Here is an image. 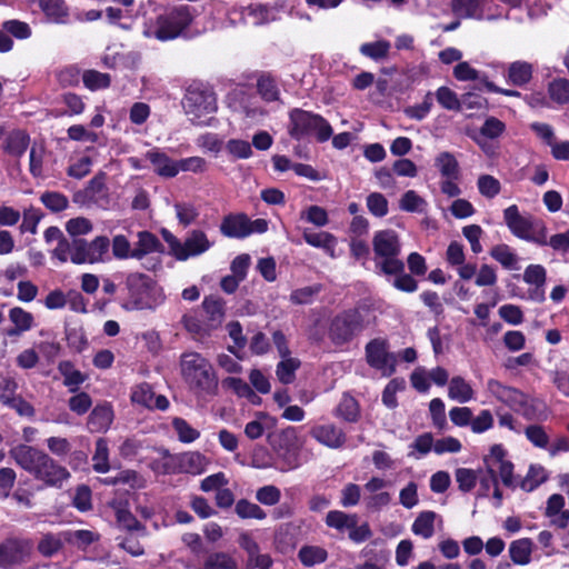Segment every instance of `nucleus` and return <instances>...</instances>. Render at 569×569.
<instances>
[{"label": "nucleus", "instance_id": "44", "mask_svg": "<svg viewBox=\"0 0 569 569\" xmlns=\"http://www.w3.org/2000/svg\"><path fill=\"white\" fill-rule=\"evenodd\" d=\"M436 166L440 173L448 179H456L459 172V164L455 156L448 151L440 152L436 158Z\"/></svg>", "mask_w": 569, "mask_h": 569}, {"label": "nucleus", "instance_id": "24", "mask_svg": "<svg viewBox=\"0 0 569 569\" xmlns=\"http://www.w3.org/2000/svg\"><path fill=\"white\" fill-rule=\"evenodd\" d=\"M30 143L29 134L23 130L9 132L2 143L3 151L14 158H21Z\"/></svg>", "mask_w": 569, "mask_h": 569}, {"label": "nucleus", "instance_id": "33", "mask_svg": "<svg viewBox=\"0 0 569 569\" xmlns=\"http://www.w3.org/2000/svg\"><path fill=\"white\" fill-rule=\"evenodd\" d=\"M99 538V533L84 529L68 530L63 532L64 541L77 547L78 549H86L88 546L98 541Z\"/></svg>", "mask_w": 569, "mask_h": 569}, {"label": "nucleus", "instance_id": "37", "mask_svg": "<svg viewBox=\"0 0 569 569\" xmlns=\"http://www.w3.org/2000/svg\"><path fill=\"white\" fill-rule=\"evenodd\" d=\"M490 256L501 263V266L509 270H518V256L512 251V249L505 243L495 246Z\"/></svg>", "mask_w": 569, "mask_h": 569}, {"label": "nucleus", "instance_id": "53", "mask_svg": "<svg viewBox=\"0 0 569 569\" xmlns=\"http://www.w3.org/2000/svg\"><path fill=\"white\" fill-rule=\"evenodd\" d=\"M390 50V43L386 40H379L376 42H367L361 44L360 52L373 60H380L388 56Z\"/></svg>", "mask_w": 569, "mask_h": 569}, {"label": "nucleus", "instance_id": "55", "mask_svg": "<svg viewBox=\"0 0 569 569\" xmlns=\"http://www.w3.org/2000/svg\"><path fill=\"white\" fill-rule=\"evenodd\" d=\"M458 488L462 492L471 491L477 483L478 477L475 470L468 468H458L455 472Z\"/></svg>", "mask_w": 569, "mask_h": 569}, {"label": "nucleus", "instance_id": "59", "mask_svg": "<svg viewBox=\"0 0 569 569\" xmlns=\"http://www.w3.org/2000/svg\"><path fill=\"white\" fill-rule=\"evenodd\" d=\"M256 499L264 506H274L281 499V491L273 485H267L256 491Z\"/></svg>", "mask_w": 569, "mask_h": 569}, {"label": "nucleus", "instance_id": "2", "mask_svg": "<svg viewBox=\"0 0 569 569\" xmlns=\"http://www.w3.org/2000/svg\"><path fill=\"white\" fill-rule=\"evenodd\" d=\"M186 383L198 395H211L218 387L212 366L198 352H184L180 361Z\"/></svg>", "mask_w": 569, "mask_h": 569}, {"label": "nucleus", "instance_id": "49", "mask_svg": "<svg viewBox=\"0 0 569 569\" xmlns=\"http://www.w3.org/2000/svg\"><path fill=\"white\" fill-rule=\"evenodd\" d=\"M548 92L550 98L559 103H569V81L565 78L555 79L549 83Z\"/></svg>", "mask_w": 569, "mask_h": 569}, {"label": "nucleus", "instance_id": "5", "mask_svg": "<svg viewBox=\"0 0 569 569\" xmlns=\"http://www.w3.org/2000/svg\"><path fill=\"white\" fill-rule=\"evenodd\" d=\"M288 132L296 140L315 136L318 141L325 142L331 138L333 130L322 116L296 108L289 113Z\"/></svg>", "mask_w": 569, "mask_h": 569}, {"label": "nucleus", "instance_id": "40", "mask_svg": "<svg viewBox=\"0 0 569 569\" xmlns=\"http://www.w3.org/2000/svg\"><path fill=\"white\" fill-rule=\"evenodd\" d=\"M547 479L548 473L542 466L531 465L527 476L520 482V488L527 492H530L547 481Z\"/></svg>", "mask_w": 569, "mask_h": 569}, {"label": "nucleus", "instance_id": "63", "mask_svg": "<svg viewBox=\"0 0 569 569\" xmlns=\"http://www.w3.org/2000/svg\"><path fill=\"white\" fill-rule=\"evenodd\" d=\"M93 226L91 221L84 217H78L70 219L66 223V230L73 238H78V236L88 234L92 231Z\"/></svg>", "mask_w": 569, "mask_h": 569}, {"label": "nucleus", "instance_id": "15", "mask_svg": "<svg viewBox=\"0 0 569 569\" xmlns=\"http://www.w3.org/2000/svg\"><path fill=\"white\" fill-rule=\"evenodd\" d=\"M212 246L207 234L202 230H191L188 232L183 242H180L178 260L184 261L190 257L202 254Z\"/></svg>", "mask_w": 569, "mask_h": 569}, {"label": "nucleus", "instance_id": "21", "mask_svg": "<svg viewBox=\"0 0 569 569\" xmlns=\"http://www.w3.org/2000/svg\"><path fill=\"white\" fill-rule=\"evenodd\" d=\"M146 159L152 163L154 172L163 178H173L179 173L178 161L157 149L148 151Z\"/></svg>", "mask_w": 569, "mask_h": 569}, {"label": "nucleus", "instance_id": "19", "mask_svg": "<svg viewBox=\"0 0 569 569\" xmlns=\"http://www.w3.org/2000/svg\"><path fill=\"white\" fill-rule=\"evenodd\" d=\"M178 473L201 475L206 471L209 460L198 451H188L177 455Z\"/></svg>", "mask_w": 569, "mask_h": 569}, {"label": "nucleus", "instance_id": "32", "mask_svg": "<svg viewBox=\"0 0 569 569\" xmlns=\"http://www.w3.org/2000/svg\"><path fill=\"white\" fill-rule=\"evenodd\" d=\"M257 91L266 102L280 101L277 81L269 73H262L257 80Z\"/></svg>", "mask_w": 569, "mask_h": 569}, {"label": "nucleus", "instance_id": "35", "mask_svg": "<svg viewBox=\"0 0 569 569\" xmlns=\"http://www.w3.org/2000/svg\"><path fill=\"white\" fill-rule=\"evenodd\" d=\"M9 318L14 323V328L8 331L9 336H18L32 328L33 316L20 307H14L9 311Z\"/></svg>", "mask_w": 569, "mask_h": 569}, {"label": "nucleus", "instance_id": "26", "mask_svg": "<svg viewBox=\"0 0 569 569\" xmlns=\"http://www.w3.org/2000/svg\"><path fill=\"white\" fill-rule=\"evenodd\" d=\"M533 542L530 538L515 540L509 546V555L513 563L526 566L531 561Z\"/></svg>", "mask_w": 569, "mask_h": 569}, {"label": "nucleus", "instance_id": "7", "mask_svg": "<svg viewBox=\"0 0 569 569\" xmlns=\"http://www.w3.org/2000/svg\"><path fill=\"white\" fill-rule=\"evenodd\" d=\"M128 290V299L123 302L122 308L132 310L153 309L154 300L151 299L153 290L151 279L143 273H130L126 279Z\"/></svg>", "mask_w": 569, "mask_h": 569}, {"label": "nucleus", "instance_id": "38", "mask_svg": "<svg viewBox=\"0 0 569 569\" xmlns=\"http://www.w3.org/2000/svg\"><path fill=\"white\" fill-rule=\"evenodd\" d=\"M298 558L303 566L312 567L325 562L328 558V552L319 546H303L298 552Z\"/></svg>", "mask_w": 569, "mask_h": 569}, {"label": "nucleus", "instance_id": "56", "mask_svg": "<svg viewBox=\"0 0 569 569\" xmlns=\"http://www.w3.org/2000/svg\"><path fill=\"white\" fill-rule=\"evenodd\" d=\"M0 400L8 407L14 409L20 416L31 417L34 415L33 407L21 397L7 396L2 393Z\"/></svg>", "mask_w": 569, "mask_h": 569}, {"label": "nucleus", "instance_id": "29", "mask_svg": "<svg viewBox=\"0 0 569 569\" xmlns=\"http://www.w3.org/2000/svg\"><path fill=\"white\" fill-rule=\"evenodd\" d=\"M333 415L347 422H357L360 417L359 403L353 397L345 393Z\"/></svg>", "mask_w": 569, "mask_h": 569}, {"label": "nucleus", "instance_id": "16", "mask_svg": "<svg viewBox=\"0 0 569 569\" xmlns=\"http://www.w3.org/2000/svg\"><path fill=\"white\" fill-rule=\"evenodd\" d=\"M503 218L509 230L518 238H529V232L533 230L535 222L530 217L520 214L516 204H511L503 210Z\"/></svg>", "mask_w": 569, "mask_h": 569}, {"label": "nucleus", "instance_id": "28", "mask_svg": "<svg viewBox=\"0 0 569 569\" xmlns=\"http://www.w3.org/2000/svg\"><path fill=\"white\" fill-rule=\"evenodd\" d=\"M58 371L63 377V385L68 387L70 392H77L81 383L84 382L86 376L77 370L71 361L64 360L58 365Z\"/></svg>", "mask_w": 569, "mask_h": 569}, {"label": "nucleus", "instance_id": "60", "mask_svg": "<svg viewBox=\"0 0 569 569\" xmlns=\"http://www.w3.org/2000/svg\"><path fill=\"white\" fill-rule=\"evenodd\" d=\"M321 290L320 284L307 286L303 288L296 289L290 295V301L295 305H308L311 303L313 297Z\"/></svg>", "mask_w": 569, "mask_h": 569}, {"label": "nucleus", "instance_id": "52", "mask_svg": "<svg viewBox=\"0 0 569 569\" xmlns=\"http://www.w3.org/2000/svg\"><path fill=\"white\" fill-rule=\"evenodd\" d=\"M181 322L186 330L192 335L204 337L211 332L204 319L201 320L196 313L184 315Z\"/></svg>", "mask_w": 569, "mask_h": 569}, {"label": "nucleus", "instance_id": "46", "mask_svg": "<svg viewBox=\"0 0 569 569\" xmlns=\"http://www.w3.org/2000/svg\"><path fill=\"white\" fill-rule=\"evenodd\" d=\"M300 367V360L297 358H291L290 356L287 358H282V360L277 365V377L280 382L284 385H289L295 380V372Z\"/></svg>", "mask_w": 569, "mask_h": 569}, {"label": "nucleus", "instance_id": "30", "mask_svg": "<svg viewBox=\"0 0 569 569\" xmlns=\"http://www.w3.org/2000/svg\"><path fill=\"white\" fill-rule=\"evenodd\" d=\"M473 389L460 376L453 377L449 382L448 396L460 403L470 401L473 398Z\"/></svg>", "mask_w": 569, "mask_h": 569}, {"label": "nucleus", "instance_id": "36", "mask_svg": "<svg viewBox=\"0 0 569 569\" xmlns=\"http://www.w3.org/2000/svg\"><path fill=\"white\" fill-rule=\"evenodd\" d=\"M118 526L127 531H144V526L121 502L114 506Z\"/></svg>", "mask_w": 569, "mask_h": 569}, {"label": "nucleus", "instance_id": "47", "mask_svg": "<svg viewBox=\"0 0 569 569\" xmlns=\"http://www.w3.org/2000/svg\"><path fill=\"white\" fill-rule=\"evenodd\" d=\"M93 470L100 473L109 471V451L104 439H98L96 442V451L92 457Z\"/></svg>", "mask_w": 569, "mask_h": 569}, {"label": "nucleus", "instance_id": "12", "mask_svg": "<svg viewBox=\"0 0 569 569\" xmlns=\"http://www.w3.org/2000/svg\"><path fill=\"white\" fill-rule=\"evenodd\" d=\"M366 358L370 367L391 375L395 371L396 357L388 352V342L373 339L366 346Z\"/></svg>", "mask_w": 569, "mask_h": 569}, {"label": "nucleus", "instance_id": "42", "mask_svg": "<svg viewBox=\"0 0 569 569\" xmlns=\"http://www.w3.org/2000/svg\"><path fill=\"white\" fill-rule=\"evenodd\" d=\"M202 569H238V563L229 553L218 551L206 558Z\"/></svg>", "mask_w": 569, "mask_h": 569}, {"label": "nucleus", "instance_id": "64", "mask_svg": "<svg viewBox=\"0 0 569 569\" xmlns=\"http://www.w3.org/2000/svg\"><path fill=\"white\" fill-rule=\"evenodd\" d=\"M505 130L506 124L501 120L496 117H489L481 126L480 134L489 139H496L500 137Z\"/></svg>", "mask_w": 569, "mask_h": 569}, {"label": "nucleus", "instance_id": "54", "mask_svg": "<svg viewBox=\"0 0 569 569\" xmlns=\"http://www.w3.org/2000/svg\"><path fill=\"white\" fill-rule=\"evenodd\" d=\"M367 208L369 212L378 218H382L388 213V200L380 192H372L367 197Z\"/></svg>", "mask_w": 569, "mask_h": 569}, {"label": "nucleus", "instance_id": "50", "mask_svg": "<svg viewBox=\"0 0 569 569\" xmlns=\"http://www.w3.org/2000/svg\"><path fill=\"white\" fill-rule=\"evenodd\" d=\"M84 86L90 90L104 89L110 86L111 79L109 73L96 70H86L82 74Z\"/></svg>", "mask_w": 569, "mask_h": 569}, {"label": "nucleus", "instance_id": "23", "mask_svg": "<svg viewBox=\"0 0 569 569\" xmlns=\"http://www.w3.org/2000/svg\"><path fill=\"white\" fill-rule=\"evenodd\" d=\"M483 4L481 0H451V10L460 19L482 20Z\"/></svg>", "mask_w": 569, "mask_h": 569}, {"label": "nucleus", "instance_id": "17", "mask_svg": "<svg viewBox=\"0 0 569 569\" xmlns=\"http://www.w3.org/2000/svg\"><path fill=\"white\" fill-rule=\"evenodd\" d=\"M224 300L218 296L210 295L204 297L201 307L204 313V322L212 331L221 326L226 316Z\"/></svg>", "mask_w": 569, "mask_h": 569}, {"label": "nucleus", "instance_id": "14", "mask_svg": "<svg viewBox=\"0 0 569 569\" xmlns=\"http://www.w3.org/2000/svg\"><path fill=\"white\" fill-rule=\"evenodd\" d=\"M30 553V545L27 541L9 539L1 543L0 567L10 568L22 563Z\"/></svg>", "mask_w": 569, "mask_h": 569}, {"label": "nucleus", "instance_id": "4", "mask_svg": "<svg viewBox=\"0 0 569 569\" xmlns=\"http://www.w3.org/2000/svg\"><path fill=\"white\" fill-rule=\"evenodd\" d=\"M370 311L366 307L348 309L337 315L329 327V337L336 345H343L360 335L370 325Z\"/></svg>", "mask_w": 569, "mask_h": 569}, {"label": "nucleus", "instance_id": "9", "mask_svg": "<svg viewBox=\"0 0 569 569\" xmlns=\"http://www.w3.org/2000/svg\"><path fill=\"white\" fill-rule=\"evenodd\" d=\"M73 254L71 261L76 264L94 263L102 260V256L108 251L110 241L106 236H99L88 242L82 238L71 240Z\"/></svg>", "mask_w": 569, "mask_h": 569}, {"label": "nucleus", "instance_id": "6", "mask_svg": "<svg viewBox=\"0 0 569 569\" xmlns=\"http://www.w3.org/2000/svg\"><path fill=\"white\" fill-rule=\"evenodd\" d=\"M193 16L188 6H179L157 17L153 29L144 31L147 37L169 41L180 37L191 24Z\"/></svg>", "mask_w": 569, "mask_h": 569}, {"label": "nucleus", "instance_id": "58", "mask_svg": "<svg viewBox=\"0 0 569 569\" xmlns=\"http://www.w3.org/2000/svg\"><path fill=\"white\" fill-rule=\"evenodd\" d=\"M174 210L179 222L183 227H187L194 222L199 216L198 209L192 203L189 202H177L174 204Z\"/></svg>", "mask_w": 569, "mask_h": 569}, {"label": "nucleus", "instance_id": "8", "mask_svg": "<svg viewBox=\"0 0 569 569\" xmlns=\"http://www.w3.org/2000/svg\"><path fill=\"white\" fill-rule=\"evenodd\" d=\"M183 109L193 123H200L201 117L217 110L214 93L208 90L190 88L183 99Z\"/></svg>", "mask_w": 569, "mask_h": 569}, {"label": "nucleus", "instance_id": "18", "mask_svg": "<svg viewBox=\"0 0 569 569\" xmlns=\"http://www.w3.org/2000/svg\"><path fill=\"white\" fill-rule=\"evenodd\" d=\"M220 231L228 238H246L251 234L249 218L243 214H228L220 224Z\"/></svg>", "mask_w": 569, "mask_h": 569}, {"label": "nucleus", "instance_id": "41", "mask_svg": "<svg viewBox=\"0 0 569 569\" xmlns=\"http://www.w3.org/2000/svg\"><path fill=\"white\" fill-rule=\"evenodd\" d=\"M234 512L241 519L263 520L267 517L266 511L259 505L248 499L238 500L236 502Z\"/></svg>", "mask_w": 569, "mask_h": 569}, {"label": "nucleus", "instance_id": "34", "mask_svg": "<svg viewBox=\"0 0 569 569\" xmlns=\"http://www.w3.org/2000/svg\"><path fill=\"white\" fill-rule=\"evenodd\" d=\"M358 523L357 515H349L340 510H331L326 516V525L340 532L349 530Z\"/></svg>", "mask_w": 569, "mask_h": 569}, {"label": "nucleus", "instance_id": "10", "mask_svg": "<svg viewBox=\"0 0 569 569\" xmlns=\"http://www.w3.org/2000/svg\"><path fill=\"white\" fill-rule=\"evenodd\" d=\"M271 446L277 455L282 458L289 468H295L296 455L300 448L299 437L295 427L282 429L271 440Z\"/></svg>", "mask_w": 569, "mask_h": 569}, {"label": "nucleus", "instance_id": "3", "mask_svg": "<svg viewBox=\"0 0 569 569\" xmlns=\"http://www.w3.org/2000/svg\"><path fill=\"white\" fill-rule=\"evenodd\" d=\"M376 268L385 274L401 273L405 263L398 259L401 250L399 237L395 230L376 232L372 239Z\"/></svg>", "mask_w": 569, "mask_h": 569}, {"label": "nucleus", "instance_id": "57", "mask_svg": "<svg viewBox=\"0 0 569 569\" xmlns=\"http://www.w3.org/2000/svg\"><path fill=\"white\" fill-rule=\"evenodd\" d=\"M172 425L181 442L190 443L200 437V432L182 418H176Z\"/></svg>", "mask_w": 569, "mask_h": 569}, {"label": "nucleus", "instance_id": "51", "mask_svg": "<svg viewBox=\"0 0 569 569\" xmlns=\"http://www.w3.org/2000/svg\"><path fill=\"white\" fill-rule=\"evenodd\" d=\"M436 98L438 103L447 110H461V99H459L457 93L448 87H440L436 91Z\"/></svg>", "mask_w": 569, "mask_h": 569}, {"label": "nucleus", "instance_id": "39", "mask_svg": "<svg viewBox=\"0 0 569 569\" xmlns=\"http://www.w3.org/2000/svg\"><path fill=\"white\" fill-rule=\"evenodd\" d=\"M39 6L50 20L57 23L66 22L68 9L63 0H39Z\"/></svg>", "mask_w": 569, "mask_h": 569}, {"label": "nucleus", "instance_id": "48", "mask_svg": "<svg viewBox=\"0 0 569 569\" xmlns=\"http://www.w3.org/2000/svg\"><path fill=\"white\" fill-rule=\"evenodd\" d=\"M40 200L52 212H61L69 206L68 198L58 191H46L41 194Z\"/></svg>", "mask_w": 569, "mask_h": 569}, {"label": "nucleus", "instance_id": "43", "mask_svg": "<svg viewBox=\"0 0 569 569\" xmlns=\"http://www.w3.org/2000/svg\"><path fill=\"white\" fill-rule=\"evenodd\" d=\"M305 241L316 248H322L333 256V249L336 244V238L329 232H305Z\"/></svg>", "mask_w": 569, "mask_h": 569}, {"label": "nucleus", "instance_id": "31", "mask_svg": "<svg viewBox=\"0 0 569 569\" xmlns=\"http://www.w3.org/2000/svg\"><path fill=\"white\" fill-rule=\"evenodd\" d=\"M437 513L431 510L422 511L412 523L411 530L415 535L429 539L435 533V519Z\"/></svg>", "mask_w": 569, "mask_h": 569}, {"label": "nucleus", "instance_id": "25", "mask_svg": "<svg viewBox=\"0 0 569 569\" xmlns=\"http://www.w3.org/2000/svg\"><path fill=\"white\" fill-rule=\"evenodd\" d=\"M533 67L527 61H515L509 64L507 79L513 86L523 87L530 82L532 78Z\"/></svg>", "mask_w": 569, "mask_h": 569}, {"label": "nucleus", "instance_id": "1", "mask_svg": "<svg viewBox=\"0 0 569 569\" xmlns=\"http://www.w3.org/2000/svg\"><path fill=\"white\" fill-rule=\"evenodd\" d=\"M9 456L19 467L47 487L60 489L71 476L66 467L58 463L48 453L28 445L12 447L9 450Z\"/></svg>", "mask_w": 569, "mask_h": 569}, {"label": "nucleus", "instance_id": "13", "mask_svg": "<svg viewBox=\"0 0 569 569\" xmlns=\"http://www.w3.org/2000/svg\"><path fill=\"white\" fill-rule=\"evenodd\" d=\"M310 436L330 449L342 448L347 441L345 431L333 423L313 426L310 429Z\"/></svg>", "mask_w": 569, "mask_h": 569}, {"label": "nucleus", "instance_id": "61", "mask_svg": "<svg viewBox=\"0 0 569 569\" xmlns=\"http://www.w3.org/2000/svg\"><path fill=\"white\" fill-rule=\"evenodd\" d=\"M432 107V93L428 92L421 103L409 106L405 109V114L410 119L422 120L430 112Z\"/></svg>", "mask_w": 569, "mask_h": 569}, {"label": "nucleus", "instance_id": "27", "mask_svg": "<svg viewBox=\"0 0 569 569\" xmlns=\"http://www.w3.org/2000/svg\"><path fill=\"white\" fill-rule=\"evenodd\" d=\"M139 240L131 250L130 257L141 259L148 253L159 251L161 243L159 239L151 232L141 231L138 233Z\"/></svg>", "mask_w": 569, "mask_h": 569}, {"label": "nucleus", "instance_id": "20", "mask_svg": "<svg viewBox=\"0 0 569 569\" xmlns=\"http://www.w3.org/2000/svg\"><path fill=\"white\" fill-rule=\"evenodd\" d=\"M113 421V410L110 403L97 405L90 412L87 427L90 432H106Z\"/></svg>", "mask_w": 569, "mask_h": 569}, {"label": "nucleus", "instance_id": "11", "mask_svg": "<svg viewBox=\"0 0 569 569\" xmlns=\"http://www.w3.org/2000/svg\"><path fill=\"white\" fill-rule=\"evenodd\" d=\"M487 390L499 401L516 412H523L528 405V397L517 388L505 386L496 379H489Z\"/></svg>", "mask_w": 569, "mask_h": 569}, {"label": "nucleus", "instance_id": "62", "mask_svg": "<svg viewBox=\"0 0 569 569\" xmlns=\"http://www.w3.org/2000/svg\"><path fill=\"white\" fill-rule=\"evenodd\" d=\"M477 184H478L479 192L482 196L490 198V199L496 197L501 190V184H500L499 180L490 174L480 176L478 178Z\"/></svg>", "mask_w": 569, "mask_h": 569}, {"label": "nucleus", "instance_id": "45", "mask_svg": "<svg viewBox=\"0 0 569 569\" xmlns=\"http://www.w3.org/2000/svg\"><path fill=\"white\" fill-rule=\"evenodd\" d=\"M161 459L151 462V469L161 475L178 473V462L176 461L177 455H171L167 449H161Z\"/></svg>", "mask_w": 569, "mask_h": 569}, {"label": "nucleus", "instance_id": "22", "mask_svg": "<svg viewBox=\"0 0 569 569\" xmlns=\"http://www.w3.org/2000/svg\"><path fill=\"white\" fill-rule=\"evenodd\" d=\"M106 173L99 172L89 182L86 189L74 194V201L80 203H98L104 197Z\"/></svg>", "mask_w": 569, "mask_h": 569}]
</instances>
